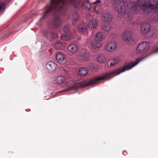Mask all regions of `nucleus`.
Instances as JSON below:
<instances>
[{
	"label": "nucleus",
	"instance_id": "1",
	"mask_svg": "<svg viewBox=\"0 0 158 158\" xmlns=\"http://www.w3.org/2000/svg\"><path fill=\"white\" fill-rule=\"evenodd\" d=\"M112 0L119 15L129 21L133 19L135 14L141 13L154 20L158 19L157 5L148 4L147 2L149 0H135L129 2L124 0Z\"/></svg>",
	"mask_w": 158,
	"mask_h": 158
},
{
	"label": "nucleus",
	"instance_id": "2",
	"mask_svg": "<svg viewBox=\"0 0 158 158\" xmlns=\"http://www.w3.org/2000/svg\"><path fill=\"white\" fill-rule=\"evenodd\" d=\"M152 53H150L143 57L141 59L136 58L135 62L132 61L129 63H125L123 67L116 69L113 71L104 73L98 77H95L91 78L88 82H85L84 80L80 79L77 80L76 82L73 81H70L67 82L66 86L69 87V89L63 91L65 92L67 91L76 89L78 88H83L89 85H93L98 82L100 80H107L113 77L120 74L125 71L131 69L133 67L137 65L139 63L143 60L150 56Z\"/></svg>",
	"mask_w": 158,
	"mask_h": 158
},
{
	"label": "nucleus",
	"instance_id": "3",
	"mask_svg": "<svg viewBox=\"0 0 158 158\" xmlns=\"http://www.w3.org/2000/svg\"><path fill=\"white\" fill-rule=\"evenodd\" d=\"M65 4H69L77 8L78 2L77 0H51L46 6V10L40 20L44 19L48 13L54 15L57 13L64 12L66 10Z\"/></svg>",
	"mask_w": 158,
	"mask_h": 158
},
{
	"label": "nucleus",
	"instance_id": "4",
	"mask_svg": "<svg viewBox=\"0 0 158 158\" xmlns=\"http://www.w3.org/2000/svg\"><path fill=\"white\" fill-rule=\"evenodd\" d=\"M151 26L150 24L147 22H143L141 24L140 31L143 34H145L149 32L151 30Z\"/></svg>",
	"mask_w": 158,
	"mask_h": 158
},
{
	"label": "nucleus",
	"instance_id": "5",
	"mask_svg": "<svg viewBox=\"0 0 158 158\" xmlns=\"http://www.w3.org/2000/svg\"><path fill=\"white\" fill-rule=\"evenodd\" d=\"M117 44L114 42L111 41L108 42L105 46L106 50L108 52H112L117 47Z\"/></svg>",
	"mask_w": 158,
	"mask_h": 158
},
{
	"label": "nucleus",
	"instance_id": "6",
	"mask_svg": "<svg viewBox=\"0 0 158 158\" xmlns=\"http://www.w3.org/2000/svg\"><path fill=\"white\" fill-rule=\"evenodd\" d=\"M57 65L54 62L52 61L48 62L46 64L47 69L51 72L55 71L57 68Z\"/></svg>",
	"mask_w": 158,
	"mask_h": 158
},
{
	"label": "nucleus",
	"instance_id": "7",
	"mask_svg": "<svg viewBox=\"0 0 158 158\" xmlns=\"http://www.w3.org/2000/svg\"><path fill=\"white\" fill-rule=\"evenodd\" d=\"M112 18V15L108 13H103L101 15L102 20L106 23L111 22Z\"/></svg>",
	"mask_w": 158,
	"mask_h": 158
},
{
	"label": "nucleus",
	"instance_id": "8",
	"mask_svg": "<svg viewBox=\"0 0 158 158\" xmlns=\"http://www.w3.org/2000/svg\"><path fill=\"white\" fill-rule=\"evenodd\" d=\"M131 33L128 31H126L123 32L121 34V38L125 41H129L131 39Z\"/></svg>",
	"mask_w": 158,
	"mask_h": 158
},
{
	"label": "nucleus",
	"instance_id": "9",
	"mask_svg": "<svg viewBox=\"0 0 158 158\" xmlns=\"http://www.w3.org/2000/svg\"><path fill=\"white\" fill-rule=\"evenodd\" d=\"M147 45V43L146 42H143L138 45L137 48V51L139 53L143 52L145 49Z\"/></svg>",
	"mask_w": 158,
	"mask_h": 158
},
{
	"label": "nucleus",
	"instance_id": "10",
	"mask_svg": "<svg viewBox=\"0 0 158 158\" xmlns=\"http://www.w3.org/2000/svg\"><path fill=\"white\" fill-rule=\"evenodd\" d=\"M62 24V21L59 16H57L54 18L53 21L54 26L56 27L60 26Z\"/></svg>",
	"mask_w": 158,
	"mask_h": 158
},
{
	"label": "nucleus",
	"instance_id": "11",
	"mask_svg": "<svg viewBox=\"0 0 158 158\" xmlns=\"http://www.w3.org/2000/svg\"><path fill=\"white\" fill-rule=\"evenodd\" d=\"M56 58L59 63H62L64 61V56L62 53L60 52H58L56 55Z\"/></svg>",
	"mask_w": 158,
	"mask_h": 158
},
{
	"label": "nucleus",
	"instance_id": "12",
	"mask_svg": "<svg viewBox=\"0 0 158 158\" xmlns=\"http://www.w3.org/2000/svg\"><path fill=\"white\" fill-rule=\"evenodd\" d=\"M78 49L77 46L76 44H74L69 45L68 48V51L72 53L75 52L77 51Z\"/></svg>",
	"mask_w": 158,
	"mask_h": 158
},
{
	"label": "nucleus",
	"instance_id": "13",
	"mask_svg": "<svg viewBox=\"0 0 158 158\" xmlns=\"http://www.w3.org/2000/svg\"><path fill=\"white\" fill-rule=\"evenodd\" d=\"M65 78L63 76H59L55 80L56 83L58 85H61L65 81Z\"/></svg>",
	"mask_w": 158,
	"mask_h": 158
},
{
	"label": "nucleus",
	"instance_id": "14",
	"mask_svg": "<svg viewBox=\"0 0 158 158\" xmlns=\"http://www.w3.org/2000/svg\"><path fill=\"white\" fill-rule=\"evenodd\" d=\"M97 40H94L90 43L91 47L93 49H96L100 48L101 46V44Z\"/></svg>",
	"mask_w": 158,
	"mask_h": 158
},
{
	"label": "nucleus",
	"instance_id": "15",
	"mask_svg": "<svg viewBox=\"0 0 158 158\" xmlns=\"http://www.w3.org/2000/svg\"><path fill=\"white\" fill-rule=\"evenodd\" d=\"M77 72L79 75L84 76L88 73V71L85 68H81L77 70Z\"/></svg>",
	"mask_w": 158,
	"mask_h": 158
},
{
	"label": "nucleus",
	"instance_id": "16",
	"mask_svg": "<svg viewBox=\"0 0 158 158\" xmlns=\"http://www.w3.org/2000/svg\"><path fill=\"white\" fill-rule=\"evenodd\" d=\"M120 59L119 57L117 56L114 58L111 61L110 63V66H113L116 65L120 62Z\"/></svg>",
	"mask_w": 158,
	"mask_h": 158
},
{
	"label": "nucleus",
	"instance_id": "17",
	"mask_svg": "<svg viewBox=\"0 0 158 158\" xmlns=\"http://www.w3.org/2000/svg\"><path fill=\"white\" fill-rule=\"evenodd\" d=\"M97 23L95 20H93L89 22L88 24L89 27L91 29L94 28L96 27Z\"/></svg>",
	"mask_w": 158,
	"mask_h": 158
},
{
	"label": "nucleus",
	"instance_id": "18",
	"mask_svg": "<svg viewBox=\"0 0 158 158\" xmlns=\"http://www.w3.org/2000/svg\"><path fill=\"white\" fill-rule=\"evenodd\" d=\"M86 29V26L84 24L80 25L78 27V31L80 33H81L85 31Z\"/></svg>",
	"mask_w": 158,
	"mask_h": 158
},
{
	"label": "nucleus",
	"instance_id": "19",
	"mask_svg": "<svg viewBox=\"0 0 158 158\" xmlns=\"http://www.w3.org/2000/svg\"><path fill=\"white\" fill-rule=\"evenodd\" d=\"M79 58L82 60H87L89 58V54L86 52L83 53L79 55Z\"/></svg>",
	"mask_w": 158,
	"mask_h": 158
},
{
	"label": "nucleus",
	"instance_id": "20",
	"mask_svg": "<svg viewBox=\"0 0 158 158\" xmlns=\"http://www.w3.org/2000/svg\"><path fill=\"white\" fill-rule=\"evenodd\" d=\"M103 37V34L101 32L98 33L95 37V39L98 41L101 40Z\"/></svg>",
	"mask_w": 158,
	"mask_h": 158
},
{
	"label": "nucleus",
	"instance_id": "21",
	"mask_svg": "<svg viewBox=\"0 0 158 158\" xmlns=\"http://www.w3.org/2000/svg\"><path fill=\"white\" fill-rule=\"evenodd\" d=\"M102 28L105 31H108L110 29V24L105 23L103 24Z\"/></svg>",
	"mask_w": 158,
	"mask_h": 158
},
{
	"label": "nucleus",
	"instance_id": "22",
	"mask_svg": "<svg viewBox=\"0 0 158 158\" xmlns=\"http://www.w3.org/2000/svg\"><path fill=\"white\" fill-rule=\"evenodd\" d=\"M54 48L56 50H59L62 48V44L61 41H58L55 44Z\"/></svg>",
	"mask_w": 158,
	"mask_h": 158
},
{
	"label": "nucleus",
	"instance_id": "23",
	"mask_svg": "<svg viewBox=\"0 0 158 158\" xmlns=\"http://www.w3.org/2000/svg\"><path fill=\"white\" fill-rule=\"evenodd\" d=\"M70 36V33H64L61 36V39L63 40H67Z\"/></svg>",
	"mask_w": 158,
	"mask_h": 158
},
{
	"label": "nucleus",
	"instance_id": "24",
	"mask_svg": "<svg viewBox=\"0 0 158 158\" xmlns=\"http://www.w3.org/2000/svg\"><path fill=\"white\" fill-rule=\"evenodd\" d=\"M97 60L99 62L102 63L105 60V58L104 56L100 55L97 57Z\"/></svg>",
	"mask_w": 158,
	"mask_h": 158
},
{
	"label": "nucleus",
	"instance_id": "25",
	"mask_svg": "<svg viewBox=\"0 0 158 158\" xmlns=\"http://www.w3.org/2000/svg\"><path fill=\"white\" fill-rule=\"evenodd\" d=\"M6 5L4 3L0 2V12L3 11L6 8Z\"/></svg>",
	"mask_w": 158,
	"mask_h": 158
},
{
	"label": "nucleus",
	"instance_id": "26",
	"mask_svg": "<svg viewBox=\"0 0 158 158\" xmlns=\"http://www.w3.org/2000/svg\"><path fill=\"white\" fill-rule=\"evenodd\" d=\"M69 28V25H65L63 28V31L64 33H70Z\"/></svg>",
	"mask_w": 158,
	"mask_h": 158
},
{
	"label": "nucleus",
	"instance_id": "27",
	"mask_svg": "<svg viewBox=\"0 0 158 158\" xmlns=\"http://www.w3.org/2000/svg\"><path fill=\"white\" fill-rule=\"evenodd\" d=\"M73 17L74 21H76L79 18V16L77 13L75 12L73 13Z\"/></svg>",
	"mask_w": 158,
	"mask_h": 158
},
{
	"label": "nucleus",
	"instance_id": "28",
	"mask_svg": "<svg viewBox=\"0 0 158 158\" xmlns=\"http://www.w3.org/2000/svg\"><path fill=\"white\" fill-rule=\"evenodd\" d=\"M51 36L53 38H57L58 37V35L57 33L52 32L51 34Z\"/></svg>",
	"mask_w": 158,
	"mask_h": 158
},
{
	"label": "nucleus",
	"instance_id": "29",
	"mask_svg": "<svg viewBox=\"0 0 158 158\" xmlns=\"http://www.w3.org/2000/svg\"><path fill=\"white\" fill-rule=\"evenodd\" d=\"M84 6L86 7L88 9H90L91 8V4L88 2H86Z\"/></svg>",
	"mask_w": 158,
	"mask_h": 158
},
{
	"label": "nucleus",
	"instance_id": "30",
	"mask_svg": "<svg viewBox=\"0 0 158 158\" xmlns=\"http://www.w3.org/2000/svg\"><path fill=\"white\" fill-rule=\"evenodd\" d=\"M47 34V32L46 31H44V32H43V35H44V36H45V34Z\"/></svg>",
	"mask_w": 158,
	"mask_h": 158
},
{
	"label": "nucleus",
	"instance_id": "31",
	"mask_svg": "<svg viewBox=\"0 0 158 158\" xmlns=\"http://www.w3.org/2000/svg\"><path fill=\"white\" fill-rule=\"evenodd\" d=\"M157 52H158V47L156 48V50H155V51L154 52H155V53Z\"/></svg>",
	"mask_w": 158,
	"mask_h": 158
},
{
	"label": "nucleus",
	"instance_id": "32",
	"mask_svg": "<svg viewBox=\"0 0 158 158\" xmlns=\"http://www.w3.org/2000/svg\"><path fill=\"white\" fill-rule=\"evenodd\" d=\"M101 2L99 0H97L95 2V3H99Z\"/></svg>",
	"mask_w": 158,
	"mask_h": 158
},
{
	"label": "nucleus",
	"instance_id": "33",
	"mask_svg": "<svg viewBox=\"0 0 158 158\" xmlns=\"http://www.w3.org/2000/svg\"><path fill=\"white\" fill-rule=\"evenodd\" d=\"M34 16H36L37 15L36 14V13H34Z\"/></svg>",
	"mask_w": 158,
	"mask_h": 158
}]
</instances>
